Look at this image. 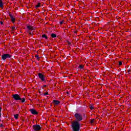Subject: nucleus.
<instances>
[{"label": "nucleus", "mask_w": 131, "mask_h": 131, "mask_svg": "<svg viewBox=\"0 0 131 131\" xmlns=\"http://www.w3.org/2000/svg\"><path fill=\"white\" fill-rule=\"evenodd\" d=\"M84 66L82 64L80 65L78 68L81 70V69H83V67Z\"/></svg>", "instance_id": "ddd939ff"}, {"label": "nucleus", "mask_w": 131, "mask_h": 131, "mask_svg": "<svg viewBox=\"0 0 131 131\" xmlns=\"http://www.w3.org/2000/svg\"><path fill=\"white\" fill-rule=\"evenodd\" d=\"M44 86H45V87H46V86H47V85H44Z\"/></svg>", "instance_id": "393cba45"}, {"label": "nucleus", "mask_w": 131, "mask_h": 131, "mask_svg": "<svg viewBox=\"0 0 131 131\" xmlns=\"http://www.w3.org/2000/svg\"><path fill=\"white\" fill-rule=\"evenodd\" d=\"M29 34H31V32H29Z\"/></svg>", "instance_id": "a878e982"}, {"label": "nucleus", "mask_w": 131, "mask_h": 131, "mask_svg": "<svg viewBox=\"0 0 131 131\" xmlns=\"http://www.w3.org/2000/svg\"><path fill=\"white\" fill-rule=\"evenodd\" d=\"M11 57V54H3L2 55V59L5 61L6 59H10Z\"/></svg>", "instance_id": "20e7f679"}, {"label": "nucleus", "mask_w": 131, "mask_h": 131, "mask_svg": "<svg viewBox=\"0 0 131 131\" xmlns=\"http://www.w3.org/2000/svg\"><path fill=\"white\" fill-rule=\"evenodd\" d=\"M35 57H36V58H37V59L38 60H39V56H38V55H35Z\"/></svg>", "instance_id": "a211bd4d"}, {"label": "nucleus", "mask_w": 131, "mask_h": 131, "mask_svg": "<svg viewBox=\"0 0 131 131\" xmlns=\"http://www.w3.org/2000/svg\"><path fill=\"white\" fill-rule=\"evenodd\" d=\"M40 7V3H38L36 5V8H39Z\"/></svg>", "instance_id": "2eb2a0df"}, {"label": "nucleus", "mask_w": 131, "mask_h": 131, "mask_svg": "<svg viewBox=\"0 0 131 131\" xmlns=\"http://www.w3.org/2000/svg\"><path fill=\"white\" fill-rule=\"evenodd\" d=\"M18 117H19V115L18 114L14 115L15 119H18Z\"/></svg>", "instance_id": "4468645a"}, {"label": "nucleus", "mask_w": 131, "mask_h": 131, "mask_svg": "<svg viewBox=\"0 0 131 131\" xmlns=\"http://www.w3.org/2000/svg\"><path fill=\"white\" fill-rule=\"evenodd\" d=\"M0 117H2V107H0Z\"/></svg>", "instance_id": "f3484780"}, {"label": "nucleus", "mask_w": 131, "mask_h": 131, "mask_svg": "<svg viewBox=\"0 0 131 131\" xmlns=\"http://www.w3.org/2000/svg\"><path fill=\"white\" fill-rule=\"evenodd\" d=\"M0 8L1 9H4V4H3V1L0 0Z\"/></svg>", "instance_id": "9d476101"}, {"label": "nucleus", "mask_w": 131, "mask_h": 131, "mask_svg": "<svg viewBox=\"0 0 131 131\" xmlns=\"http://www.w3.org/2000/svg\"><path fill=\"white\" fill-rule=\"evenodd\" d=\"M1 24H3V21H1Z\"/></svg>", "instance_id": "b1692460"}, {"label": "nucleus", "mask_w": 131, "mask_h": 131, "mask_svg": "<svg viewBox=\"0 0 131 131\" xmlns=\"http://www.w3.org/2000/svg\"><path fill=\"white\" fill-rule=\"evenodd\" d=\"M49 95V93L48 92H46L45 93H44V96H47Z\"/></svg>", "instance_id": "aec40b11"}, {"label": "nucleus", "mask_w": 131, "mask_h": 131, "mask_svg": "<svg viewBox=\"0 0 131 131\" xmlns=\"http://www.w3.org/2000/svg\"><path fill=\"white\" fill-rule=\"evenodd\" d=\"M27 29H28V30H30L31 31L32 30H34V28L32 26H27Z\"/></svg>", "instance_id": "0eeeda50"}, {"label": "nucleus", "mask_w": 131, "mask_h": 131, "mask_svg": "<svg viewBox=\"0 0 131 131\" xmlns=\"http://www.w3.org/2000/svg\"><path fill=\"white\" fill-rule=\"evenodd\" d=\"M3 126H4V124H0V127H3Z\"/></svg>", "instance_id": "4be33fe9"}, {"label": "nucleus", "mask_w": 131, "mask_h": 131, "mask_svg": "<svg viewBox=\"0 0 131 131\" xmlns=\"http://www.w3.org/2000/svg\"><path fill=\"white\" fill-rule=\"evenodd\" d=\"M9 16L10 17V19H11L12 23H15V21H16V19H15L14 16H13V15L12 14H9Z\"/></svg>", "instance_id": "6e6552de"}, {"label": "nucleus", "mask_w": 131, "mask_h": 131, "mask_svg": "<svg viewBox=\"0 0 131 131\" xmlns=\"http://www.w3.org/2000/svg\"><path fill=\"white\" fill-rule=\"evenodd\" d=\"M30 111L32 113V114H33V115H37L38 114V113L36 111V110L32 108L30 110Z\"/></svg>", "instance_id": "423d86ee"}, {"label": "nucleus", "mask_w": 131, "mask_h": 131, "mask_svg": "<svg viewBox=\"0 0 131 131\" xmlns=\"http://www.w3.org/2000/svg\"><path fill=\"white\" fill-rule=\"evenodd\" d=\"M90 108L91 110H93V109H94V106H91L90 107Z\"/></svg>", "instance_id": "412c9836"}, {"label": "nucleus", "mask_w": 131, "mask_h": 131, "mask_svg": "<svg viewBox=\"0 0 131 131\" xmlns=\"http://www.w3.org/2000/svg\"><path fill=\"white\" fill-rule=\"evenodd\" d=\"M119 66H121V65H122V62L121 61H119Z\"/></svg>", "instance_id": "6ab92c4d"}, {"label": "nucleus", "mask_w": 131, "mask_h": 131, "mask_svg": "<svg viewBox=\"0 0 131 131\" xmlns=\"http://www.w3.org/2000/svg\"><path fill=\"white\" fill-rule=\"evenodd\" d=\"M60 24L61 25L63 24V23L62 22H60Z\"/></svg>", "instance_id": "5701e85b"}, {"label": "nucleus", "mask_w": 131, "mask_h": 131, "mask_svg": "<svg viewBox=\"0 0 131 131\" xmlns=\"http://www.w3.org/2000/svg\"><path fill=\"white\" fill-rule=\"evenodd\" d=\"M53 104H54V105H59L60 101L59 100H53Z\"/></svg>", "instance_id": "1a4fd4ad"}, {"label": "nucleus", "mask_w": 131, "mask_h": 131, "mask_svg": "<svg viewBox=\"0 0 131 131\" xmlns=\"http://www.w3.org/2000/svg\"><path fill=\"white\" fill-rule=\"evenodd\" d=\"M33 129L34 131H40L41 130V127L39 125H34L33 126Z\"/></svg>", "instance_id": "7ed1b4c3"}, {"label": "nucleus", "mask_w": 131, "mask_h": 131, "mask_svg": "<svg viewBox=\"0 0 131 131\" xmlns=\"http://www.w3.org/2000/svg\"><path fill=\"white\" fill-rule=\"evenodd\" d=\"M12 96L15 101H21V103H24L26 101L25 98H21V97L18 94H13Z\"/></svg>", "instance_id": "f03ea898"}, {"label": "nucleus", "mask_w": 131, "mask_h": 131, "mask_svg": "<svg viewBox=\"0 0 131 131\" xmlns=\"http://www.w3.org/2000/svg\"><path fill=\"white\" fill-rule=\"evenodd\" d=\"M74 117L76 120L73 121L72 122V128L73 131H79L80 129V123L79 121L82 120V115L79 113H76L74 115Z\"/></svg>", "instance_id": "f257e3e1"}, {"label": "nucleus", "mask_w": 131, "mask_h": 131, "mask_svg": "<svg viewBox=\"0 0 131 131\" xmlns=\"http://www.w3.org/2000/svg\"><path fill=\"white\" fill-rule=\"evenodd\" d=\"M51 37H52V38H55L57 37V35H56V34L52 33L51 34Z\"/></svg>", "instance_id": "9b49d317"}, {"label": "nucleus", "mask_w": 131, "mask_h": 131, "mask_svg": "<svg viewBox=\"0 0 131 131\" xmlns=\"http://www.w3.org/2000/svg\"><path fill=\"white\" fill-rule=\"evenodd\" d=\"M38 77L42 80V81H45L46 80V78H45V75L41 74V73H39L38 74Z\"/></svg>", "instance_id": "39448f33"}, {"label": "nucleus", "mask_w": 131, "mask_h": 131, "mask_svg": "<svg viewBox=\"0 0 131 131\" xmlns=\"http://www.w3.org/2000/svg\"><path fill=\"white\" fill-rule=\"evenodd\" d=\"M42 37L43 38H45V39H48V36H47L46 34L42 35Z\"/></svg>", "instance_id": "f8f14e48"}, {"label": "nucleus", "mask_w": 131, "mask_h": 131, "mask_svg": "<svg viewBox=\"0 0 131 131\" xmlns=\"http://www.w3.org/2000/svg\"><path fill=\"white\" fill-rule=\"evenodd\" d=\"M95 122V119H93L91 120V123H94Z\"/></svg>", "instance_id": "dca6fc26"}]
</instances>
